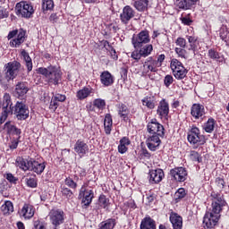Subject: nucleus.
Wrapping results in <instances>:
<instances>
[{"instance_id": "obj_59", "label": "nucleus", "mask_w": 229, "mask_h": 229, "mask_svg": "<svg viewBox=\"0 0 229 229\" xmlns=\"http://www.w3.org/2000/svg\"><path fill=\"white\" fill-rule=\"evenodd\" d=\"M175 44L179 47L186 48L187 47V39H185V38L179 37L175 40Z\"/></svg>"}, {"instance_id": "obj_31", "label": "nucleus", "mask_w": 229, "mask_h": 229, "mask_svg": "<svg viewBox=\"0 0 229 229\" xmlns=\"http://www.w3.org/2000/svg\"><path fill=\"white\" fill-rule=\"evenodd\" d=\"M25 185H27L30 189H37L38 187V179L37 178V174L29 173L25 176Z\"/></svg>"}, {"instance_id": "obj_45", "label": "nucleus", "mask_w": 229, "mask_h": 229, "mask_svg": "<svg viewBox=\"0 0 229 229\" xmlns=\"http://www.w3.org/2000/svg\"><path fill=\"white\" fill-rule=\"evenodd\" d=\"M187 196V191L185 188H179L174 193V201L175 203H180L183 198Z\"/></svg>"}, {"instance_id": "obj_40", "label": "nucleus", "mask_w": 229, "mask_h": 229, "mask_svg": "<svg viewBox=\"0 0 229 229\" xmlns=\"http://www.w3.org/2000/svg\"><path fill=\"white\" fill-rule=\"evenodd\" d=\"M0 210L4 216H10L13 212V202L11 200H5L1 206Z\"/></svg>"}, {"instance_id": "obj_23", "label": "nucleus", "mask_w": 229, "mask_h": 229, "mask_svg": "<svg viewBox=\"0 0 229 229\" xmlns=\"http://www.w3.org/2000/svg\"><path fill=\"white\" fill-rule=\"evenodd\" d=\"M169 221L172 225L173 229H182L183 228V217L180 214L171 211L169 216Z\"/></svg>"}, {"instance_id": "obj_33", "label": "nucleus", "mask_w": 229, "mask_h": 229, "mask_svg": "<svg viewBox=\"0 0 229 229\" xmlns=\"http://www.w3.org/2000/svg\"><path fill=\"white\" fill-rule=\"evenodd\" d=\"M90 94H94V89L91 87H84L77 91L76 98L79 101H83V99H87Z\"/></svg>"}, {"instance_id": "obj_14", "label": "nucleus", "mask_w": 229, "mask_h": 229, "mask_svg": "<svg viewBox=\"0 0 229 229\" xmlns=\"http://www.w3.org/2000/svg\"><path fill=\"white\" fill-rule=\"evenodd\" d=\"M170 176L172 180L182 183L187 180V176H189V172H187V168L183 166H176L170 170Z\"/></svg>"}, {"instance_id": "obj_20", "label": "nucleus", "mask_w": 229, "mask_h": 229, "mask_svg": "<svg viewBox=\"0 0 229 229\" xmlns=\"http://www.w3.org/2000/svg\"><path fill=\"white\" fill-rule=\"evenodd\" d=\"M205 114V106L199 103H195L191 106V115L195 121H199V119L203 120Z\"/></svg>"}, {"instance_id": "obj_19", "label": "nucleus", "mask_w": 229, "mask_h": 229, "mask_svg": "<svg viewBox=\"0 0 229 229\" xmlns=\"http://www.w3.org/2000/svg\"><path fill=\"white\" fill-rule=\"evenodd\" d=\"M49 217L52 225L55 226V229H57L60 225H64V222L65 221L64 212L61 209L51 211Z\"/></svg>"}, {"instance_id": "obj_57", "label": "nucleus", "mask_w": 229, "mask_h": 229, "mask_svg": "<svg viewBox=\"0 0 229 229\" xmlns=\"http://www.w3.org/2000/svg\"><path fill=\"white\" fill-rule=\"evenodd\" d=\"M174 52L179 56V58L187 59V50H185V48H182V47H175Z\"/></svg>"}, {"instance_id": "obj_34", "label": "nucleus", "mask_w": 229, "mask_h": 229, "mask_svg": "<svg viewBox=\"0 0 229 229\" xmlns=\"http://www.w3.org/2000/svg\"><path fill=\"white\" fill-rule=\"evenodd\" d=\"M20 55L22 56L23 61L25 62L27 72H31V71H33V60L31 59V56H30V53H28L25 49H22Z\"/></svg>"}, {"instance_id": "obj_17", "label": "nucleus", "mask_w": 229, "mask_h": 229, "mask_svg": "<svg viewBox=\"0 0 229 229\" xmlns=\"http://www.w3.org/2000/svg\"><path fill=\"white\" fill-rule=\"evenodd\" d=\"M219 219H221V216H217V215H214V214L207 211L203 217L204 228L205 229L216 228L217 223H219Z\"/></svg>"}, {"instance_id": "obj_58", "label": "nucleus", "mask_w": 229, "mask_h": 229, "mask_svg": "<svg viewBox=\"0 0 229 229\" xmlns=\"http://www.w3.org/2000/svg\"><path fill=\"white\" fill-rule=\"evenodd\" d=\"M10 17V11L4 6H0V21L3 19H8Z\"/></svg>"}, {"instance_id": "obj_29", "label": "nucleus", "mask_w": 229, "mask_h": 229, "mask_svg": "<svg viewBox=\"0 0 229 229\" xmlns=\"http://www.w3.org/2000/svg\"><path fill=\"white\" fill-rule=\"evenodd\" d=\"M21 215L24 219H31L35 216V207L30 203H25L21 210Z\"/></svg>"}, {"instance_id": "obj_44", "label": "nucleus", "mask_w": 229, "mask_h": 229, "mask_svg": "<svg viewBox=\"0 0 229 229\" xmlns=\"http://www.w3.org/2000/svg\"><path fill=\"white\" fill-rule=\"evenodd\" d=\"M98 206L101 208H108L110 207V199L106 198V195L100 194L98 197Z\"/></svg>"}, {"instance_id": "obj_55", "label": "nucleus", "mask_w": 229, "mask_h": 229, "mask_svg": "<svg viewBox=\"0 0 229 229\" xmlns=\"http://www.w3.org/2000/svg\"><path fill=\"white\" fill-rule=\"evenodd\" d=\"M188 42L190 44V51H196V42H198V38L194 36H186Z\"/></svg>"}, {"instance_id": "obj_62", "label": "nucleus", "mask_w": 229, "mask_h": 229, "mask_svg": "<svg viewBox=\"0 0 229 229\" xmlns=\"http://www.w3.org/2000/svg\"><path fill=\"white\" fill-rule=\"evenodd\" d=\"M110 53L111 58L117 62L119 60V55H117V51H115V48H114L112 46H109V48L107 50Z\"/></svg>"}, {"instance_id": "obj_12", "label": "nucleus", "mask_w": 229, "mask_h": 229, "mask_svg": "<svg viewBox=\"0 0 229 229\" xmlns=\"http://www.w3.org/2000/svg\"><path fill=\"white\" fill-rule=\"evenodd\" d=\"M151 42V38L149 37V30L145 29L140 31L138 34H133L131 38V44L133 47H142L146 44Z\"/></svg>"}, {"instance_id": "obj_5", "label": "nucleus", "mask_w": 229, "mask_h": 229, "mask_svg": "<svg viewBox=\"0 0 229 229\" xmlns=\"http://www.w3.org/2000/svg\"><path fill=\"white\" fill-rule=\"evenodd\" d=\"M211 198V209L208 212L213 214L218 217H221V212H223V208L226 207L227 203L225 199V195L218 191H212L210 193Z\"/></svg>"}, {"instance_id": "obj_22", "label": "nucleus", "mask_w": 229, "mask_h": 229, "mask_svg": "<svg viewBox=\"0 0 229 229\" xmlns=\"http://www.w3.org/2000/svg\"><path fill=\"white\" fill-rule=\"evenodd\" d=\"M148 175H149L148 182L152 185L160 183V182H162V180H164V178L165 177V174H164V170H162V168L150 170L148 173Z\"/></svg>"}, {"instance_id": "obj_3", "label": "nucleus", "mask_w": 229, "mask_h": 229, "mask_svg": "<svg viewBox=\"0 0 229 229\" xmlns=\"http://www.w3.org/2000/svg\"><path fill=\"white\" fill-rule=\"evenodd\" d=\"M37 72L47 78L45 85H59L62 81V71L53 64H50L47 68L39 67Z\"/></svg>"}, {"instance_id": "obj_48", "label": "nucleus", "mask_w": 229, "mask_h": 229, "mask_svg": "<svg viewBox=\"0 0 229 229\" xmlns=\"http://www.w3.org/2000/svg\"><path fill=\"white\" fill-rule=\"evenodd\" d=\"M189 157L191 162H198V164H201V162H203V157H201V155L196 150H191Z\"/></svg>"}, {"instance_id": "obj_36", "label": "nucleus", "mask_w": 229, "mask_h": 229, "mask_svg": "<svg viewBox=\"0 0 229 229\" xmlns=\"http://www.w3.org/2000/svg\"><path fill=\"white\" fill-rule=\"evenodd\" d=\"M132 6L137 10V12H148L149 0H134Z\"/></svg>"}, {"instance_id": "obj_50", "label": "nucleus", "mask_w": 229, "mask_h": 229, "mask_svg": "<svg viewBox=\"0 0 229 229\" xmlns=\"http://www.w3.org/2000/svg\"><path fill=\"white\" fill-rule=\"evenodd\" d=\"M219 35H220L221 40L225 42V44L229 43V31H228V29L226 27H222L220 29Z\"/></svg>"}, {"instance_id": "obj_39", "label": "nucleus", "mask_w": 229, "mask_h": 229, "mask_svg": "<svg viewBox=\"0 0 229 229\" xmlns=\"http://www.w3.org/2000/svg\"><path fill=\"white\" fill-rule=\"evenodd\" d=\"M143 106H146L148 110H154L157 106L155 97L146 96L141 99Z\"/></svg>"}, {"instance_id": "obj_42", "label": "nucleus", "mask_w": 229, "mask_h": 229, "mask_svg": "<svg viewBox=\"0 0 229 229\" xmlns=\"http://www.w3.org/2000/svg\"><path fill=\"white\" fill-rule=\"evenodd\" d=\"M216 119L210 117L208 121L203 124L202 130L206 131V133H212L216 128Z\"/></svg>"}, {"instance_id": "obj_16", "label": "nucleus", "mask_w": 229, "mask_h": 229, "mask_svg": "<svg viewBox=\"0 0 229 229\" xmlns=\"http://www.w3.org/2000/svg\"><path fill=\"white\" fill-rule=\"evenodd\" d=\"M79 196L81 198L82 208H89L94 199V190H87L81 187Z\"/></svg>"}, {"instance_id": "obj_41", "label": "nucleus", "mask_w": 229, "mask_h": 229, "mask_svg": "<svg viewBox=\"0 0 229 229\" xmlns=\"http://www.w3.org/2000/svg\"><path fill=\"white\" fill-rule=\"evenodd\" d=\"M117 225L115 218H108L98 225V229H114Z\"/></svg>"}, {"instance_id": "obj_52", "label": "nucleus", "mask_w": 229, "mask_h": 229, "mask_svg": "<svg viewBox=\"0 0 229 229\" xmlns=\"http://www.w3.org/2000/svg\"><path fill=\"white\" fill-rule=\"evenodd\" d=\"M93 106L95 108H98V110H105L106 106V101L103 98H97L93 101Z\"/></svg>"}, {"instance_id": "obj_51", "label": "nucleus", "mask_w": 229, "mask_h": 229, "mask_svg": "<svg viewBox=\"0 0 229 229\" xmlns=\"http://www.w3.org/2000/svg\"><path fill=\"white\" fill-rule=\"evenodd\" d=\"M13 115V110L12 109H2V114L0 116V124H4L5 123L6 119H8L9 115Z\"/></svg>"}, {"instance_id": "obj_54", "label": "nucleus", "mask_w": 229, "mask_h": 229, "mask_svg": "<svg viewBox=\"0 0 229 229\" xmlns=\"http://www.w3.org/2000/svg\"><path fill=\"white\" fill-rule=\"evenodd\" d=\"M64 184L69 187V189L76 190L78 189V182H74L71 176L64 179Z\"/></svg>"}, {"instance_id": "obj_1", "label": "nucleus", "mask_w": 229, "mask_h": 229, "mask_svg": "<svg viewBox=\"0 0 229 229\" xmlns=\"http://www.w3.org/2000/svg\"><path fill=\"white\" fill-rule=\"evenodd\" d=\"M147 131L149 133L146 140L147 147L150 151H157L160 144H162L160 139H164L165 129L164 125L158 123L157 118H153L147 124Z\"/></svg>"}, {"instance_id": "obj_46", "label": "nucleus", "mask_w": 229, "mask_h": 229, "mask_svg": "<svg viewBox=\"0 0 229 229\" xmlns=\"http://www.w3.org/2000/svg\"><path fill=\"white\" fill-rule=\"evenodd\" d=\"M55 10V2L53 0H42V11L53 12Z\"/></svg>"}, {"instance_id": "obj_10", "label": "nucleus", "mask_w": 229, "mask_h": 229, "mask_svg": "<svg viewBox=\"0 0 229 229\" xmlns=\"http://www.w3.org/2000/svg\"><path fill=\"white\" fill-rule=\"evenodd\" d=\"M170 68L175 80H185V78H187V74H189V70L185 68L183 63L180 62L176 58H173L171 60Z\"/></svg>"}, {"instance_id": "obj_18", "label": "nucleus", "mask_w": 229, "mask_h": 229, "mask_svg": "<svg viewBox=\"0 0 229 229\" xmlns=\"http://www.w3.org/2000/svg\"><path fill=\"white\" fill-rule=\"evenodd\" d=\"M133 17H135V10H133L130 5L124 6L120 13V21L122 24L128 26V24H130V21H131Z\"/></svg>"}, {"instance_id": "obj_25", "label": "nucleus", "mask_w": 229, "mask_h": 229, "mask_svg": "<svg viewBox=\"0 0 229 229\" xmlns=\"http://www.w3.org/2000/svg\"><path fill=\"white\" fill-rule=\"evenodd\" d=\"M73 149L79 157H85L89 153V145L85 140L80 139L74 144Z\"/></svg>"}, {"instance_id": "obj_21", "label": "nucleus", "mask_w": 229, "mask_h": 229, "mask_svg": "<svg viewBox=\"0 0 229 229\" xmlns=\"http://www.w3.org/2000/svg\"><path fill=\"white\" fill-rule=\"evenodd\" d=\"M157 114L159 119H167L169 117V102L162 98L157 106Z\"/></svg>"}, {"instance_id": "obj_38", "label": "nucleus", "mask_w": 229, "mask_h": 229, "mask_svg": "<svg viewBox=\"0 0 229 229\" xmlns=\"http://www.w3.org/2000/svg\"><path fill=\"white\" fill-rule=\"evenodd\" d=\"M131 144V141L130 140V138L128 137H123L120 140V144L118 145V152L121 153V155H124L126 151H128V146Z\"/></svg>"}, {"instance_id": "obj_30", "label": "nucleus", "mask_w": 229, "mask_h": 229, "mask_svg": "<svg viewBox=\"0 0 229 229\" xmlns=\"http://www.w3.org/2000/svg\"><path fill=\"white\" fill-rule=\"evenodd\" d=\"M116 108L119 117L127 123L129 119L128 116L130 115V108H128V106L124 103H120L116 105Z\"/></svg>"}, {"instance_id": "obj_9", "label": "nucleus", "mask_w": 229, "mask_h": 229, "mask_svg": "<svg viewBox=\"0 0 229 229\" xmlns=\"http://www.w3.org/2000/svg\"><path fill=\"white\" fill-rule=\"evenodd\" d=\"M22 65L18 61L9 62L4 64V80L7 83L10 81H13L17 76H19V72H21V67Z\"/></svg>"}, {"instance_id": "obj_64", "label": "nucleus", "mask_w": 229, "mask_h": 229, "mask_svg": "<svg viewBox=\"0 0 229 229\" xmlns=\"http://www.w3.org/2000/svg\"><path fill=\"white\" fill-rule=\"evenodd\" d=\"M58 106H59L58 102L56 100H55V98L52 97V99H51L50 105H49V110H51V112L55 113V112H56Z\"/></svg>"}, {"instance_id": "obj_61", "label": "nucleus", "mask_w": 229, "mask_h": 229, "mask_svg": "<svg viewBox=\"0 0 229 229\" xmlns=\"http://www.w3.org/2000/svg\"><path fill=\"white\" fill-rule=\"evenodd\" d=\"M215 183L219 189H225V187H226V182H225V179L222 177H216Z\"/></svg>"}, {"instance_id": "obj_24", "label": "nucleus", "mask_w": 229, "mask_h": 229, "mask_svg": "<svg viewBox=\"0 0 229 229\" xmlns=\"http://www.w3.org/2000/svg\"><path fill=\"white\" fill-rule=\"evenodd\" d=\"M199 0H175V6L178 10L187 12V10H192Z\"/></svg>"}, {"instance_id": "obj_53", "label": "nucleus", "mask_w": 229, "mask_h": 229, "mask_svg": "<svg viewBox=\"0 0 229 229\" xmlns=\"http://www.w3.org/2000/svg\"><path fill=\"white\" fill-rule=\"evenodd\" d=\"M180 21L184 26H191L194 22V21H192V15L191 13L186 14L184 17L182 16L180 18Z\"/></svg>"}, {"instance_id": "obj_63", "label": "nucleus", "mask_w": 229, "mask_h": 229, "mask_svg": "<svg viewBox=\"0 0 229 229\" xmlns=\"http://www.w3.org/2000/svg\"><path fill=\"white\" fill-rule=\"evenodd\" d=\"M19 142H21V136H18L17 139H13L11 141L9 145L10 149H17V148L19 147Z\"/></svg>"}, {"instance_id": "obj_37", "label": "nucleus", "mask_w": 229, "mask_h": 229, "mask_svg": "<svg viewBox=\"0 0 229 229\" xmlns=\"http://www.w3.org/2000/svg\"><path fill=\"white\" fill-rule=\"evenodd\" d=\"M2 110H13V102H12L10 93H4L3 96Z\"/></svg>"}, {"instance_id": "obj_11", "label": "nucleus", "mask_w": 229, "mask_h": 229, "mask_svg": "<svg viewBox=\"0 0 229 229\" xmlns=\"http://www.w3.org/2000/svg\"><path fill=\"white\" fill-rule=\"evenodd\" d=\"M151 53H153V45L147 43L141 47H134V51L131 54V58L139 62L140 58H148Z\"/></svg>"}, {"instance_id": "obj_2", "label": "nucleus", "mask_w": 229, "mask_h": 229, "mask_svg": "<svg viewBox=\"0 0 229 229\" xmlns=\"http://www.w3.org/2000/svg\"><path fill=\"white\" fill-rule=\"evenodd\" d=\"M16 164L21 171H24V173H26V171H32V173H35L38 175L42 174L46 170V165H47L46 161L40 163L33 157L26 159L22 157H18L16 158Z\"/></svg>"}, {"instance_id": "obj_43", "label": "nucleus", "mask_w": 229, "mask_h": 229, "mask_svg": "<svg viewBox=\"0 0 229 229\" xmlns=\"http://www.w3.org/2000/svg\"><path fill=\"white\" fill-rule=\"evenodd\" d=\"M138 158L140 162H149L151 160V153L147 148H142L138 154Z\"/></svg>"}, {"instance_id": "obj_35", "label": "nucleus", "mask_w": 229, "mask_h": 229, "mask_svg": "<svg viewBox=\"0 0 229 229\" xmlns=\"http://www.w3.org/2000/svg\"><path fill=\"white\" fill-rule=\"evenodd\" d=\"M112 128H114V119L111 114H106L104 119V130L106 135H110L112 133Z\"/></svg>"}, {"instance_id": "obj_32", "label": "nucleus", "mask_w": 229, "mask_h": 229, "mask_svg": "<svg viewBox=\"0 0 229 229\" xmlns=\"http://www.w3.org/2000/svg\"><path fill=\"white\" fill-rule=\"evenodd\" d=\"M140 229H157V222L151 216H145L140 225Z\"/></svg>"}, {"instance_id": "obj_28", "label": "nucleus", "mask_w": 229, "mask_h": 229, "mask_svg": "<svg viewBox=\"0 0 229 229\" xmlns=\"http://www.w3.org/2000/svg\"><path fill=\"white\" fill-rule=\"evenodd\" d=\"M30 88H28V83L18 82L15 86L14 95L16 98H24L28 94Z\"/></svg>"}, {"instance_id": "obj_60", "label": "nucleus", "mask_w": 229, "mask_h": 229, "mask_svg": "<svg viewBox=\"0 0 229 229\" xmlns=\"http://www.w3.org/2000/svg\"><path fill=\"white\" fill-rule=\"evenodd\" d=\"M123 205L125 207V210H128V208H131V210H135V208H137V204L133 199L124 202Z\"/></svg>"}, {"instance_id": "obj_26", "label": "nucleus", "mask_w": 229, "mask_h": 229, "mask_svg": "<svg viewBox=\"0 0 229 229\" xmlns=\"http://www.w3.org/2000/svg\"><path fill=\"white\" fill-rule=\"evenodd\" d=\"M100 83L103 87H112L115 83V78L108 71L100 73Z\"/></svg>"}, {"instance_id": "obj_8", "label": "nucleus", "mask_w": 229, "mask_h": 229, "mask_svg": "<svg viewBox=\"0 0 229 229\" xmlns=\"http://www.w3.org/2000/svg\"><path fill=\"white\" fill-rule=\"evenodd\" d=\"M7 38L10 40L9 46L11 47H21L26 42V30L22 28L11 30L7 35Z\"/></svg>"}, {"instance_id": "obj_56", "label": "nucleus", "mask_w": 229, "mask_h": 229, "mask_svg": "<svg viewBox=\"0 0 229 229\" xmlns=\"http://www.w3.org/2000/svg\"><path fill=\"white\" fill-rule=\"evenodd\" d=\"M173 83H174V78L173 77V75L171 74L165 75L164 79L165 87H166V89H169V87H171Z\"/></svg>"}, {"instance_id": "obj_6", "label": "nucleus", "mask_w": 229, "mask_h": 229, "mask_svg": "<svg viewBox=\"0 0 229 229\" xmlns=\"http://www.w3.org/2000/svg\"><path fill=\"white\" fill-rule=\"evenodd\" d=\"M187 140L193 149H198L199 146H204L207 143L205 135L201 134V131L196 125H192L188 131Z\"/></svg>"}, {"instance_id": "obj_27", "label": "nucleus", "mask_w": 229, "mask_h": 229, "mask_svg": "<svg viewBox=\"0 0 229 229\" xmlns=\"http://www.w3.org/2000/svg\"><path fill=\"white\" fill-rule=\"evenodd\" d=\"M208 57L216 64H223L225 62V55H221L216 48H209L208 50Z\"/></svg>"}, {"instance_id": "obj_47", "label": "nucleus", "mask_w": 229, "mask_h": 229, "mask_svg": "<svg viewBox=\"0 0 229 229\" xmlns=\"http://www.w3.org/2000/svg\"><path fill=\"white\" fill-rule=\"evenodd\" d=\"M32 229H47V223L42 219L34 218Z\"/></svg>"}, {"instance_id": "obj_15", "label": "nucleus", "mask_w": 229, "mask_h": 229, "mask_svg": "<svg viewBox=\"0 0 229 229\" xmlns=\"http://www.w3.org/2000/svg\"><path fill=\"white\" fill-rule=\"evenodd\" d=\"M6 133L9 136L21 137L22 130L19 129L17 125L12 121L6 122L4 126H0V133Z\"/></svg>"}, {"instance_id": "obj_13", "label": "nucleus", "mask_w": 229, "mask_h": 229, "mask_svg": "<svg viewBox=\"0 0 229 229\" xmlns=\"http://www.w3.org/2000/svg\"><path fill=\"white\" fill-rule=\"evenodd\" d=\"M13 114L16 115L18 121H26L30 117V108L22 101H17L13 106Z\"/></svg>"}, {"instance_id": "obj_7", "label": "nucleus", "mask_w": 229, "mask_h": 229, "mask_svg": "<svg viewBox=\"0 0 229 229\" xmlns=\"http://www.w3.org/2000/svg\"><path fill=\"white\" fill-rule=\"evenodd\" d=\"M15 13L18 17H22V19H33V15H35L33 4L30 1L17 3L15 5Z\"/></svg>"}, {"instance_id": "obj_49", "label": "nucleus", "mask_w": 229, "mask_h": 229, "mask_svg": "<svg viewBox=\"0 0 229 229\" xmlns=\"http://www.w3.org/2000/svg\"><path fill=\"white\" fill-rule=\"evenodd\" d=\"M61 194L64 198H66V199H71L74 195L72 190L65 186L61 187Z\"/></svg>"}, {"instance_id": "obj_4", "label": "nucleus", "mask_w": 229, "mask_h": 229, "mask_svg": "<svg viewBox=\"0 0 229 229\" xmlns=\"http://www.w3.org/2000/svg\"><path fill=\"white\" fill-rule=\"evenodd\" d=\"M165 55L161 54L155 59L153 56H148L143 63L141 76H151V72H158V67L164 64Z\"/></svg>"}]
</instances>
